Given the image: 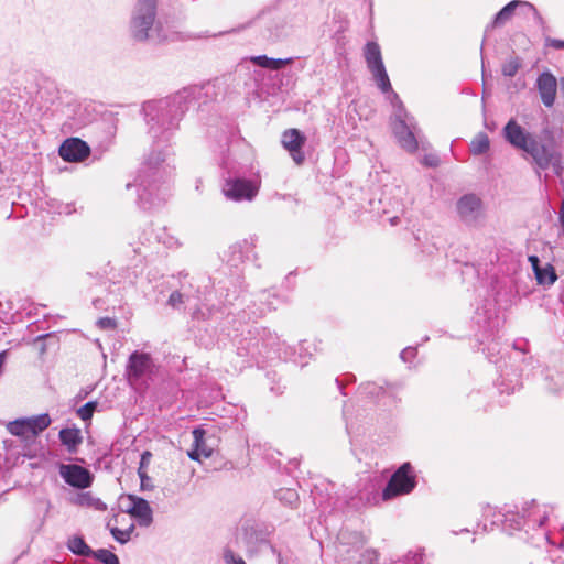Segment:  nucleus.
I'll return each instance as SVG.
<instances>
[{
  "instance_id": "nucleus-1",
  "label": "nucleus",
  "mask_w": 564,
  "mask_h": 564,
  "mask_svg": "<svg viewBox=\"0 0 564 564\" xmlns=\"http://www.w3.org/2000/svg\"><path fill=\"white\" fill-rule=\"evenodd\" d=\"M258 297L261 302V306L257 310H252L250 306H248V310H242L238 313L239 321L234 316L230 321V324H232L231 327L226 328L227 335L231 337L234 345L236 346L237 355L250 358L256 362H260L261 359L270 360L265 356V351L279 346L280 338L270 329L252 327L248 322H242V319H245V317H248L249 321L252 318H259L265 312L276 310L275 302H283V299L276 293L265 290L261 291L258 294Z\"/></svg>"
},
{
  "instance_id": "nucleus-2",
  "label": "nucleus",
  "mask_w": 564,
  "mask_h": 564,
  "mask_svg": "<svg viewBox=\"0 0 564 564\" xmlns=\"http://www.w3.org/2000/svg\"><path fill=\"white\" fill-rule=\"evenodd\" d=\"M502 137L511 147L523 151L532 159L539 177L541 176L540 171L549 169H552L556 176H562L564 172L563 154L555 139V131L549 123L542 128L538 139L511 118L502 128Z\"/></svg>"
},
{
  "instance_id": "nucleus-3",
  "label": "nucleus",
  "mask_w": 564,
  "mask_h": 564,
  "mask_svg": "<svg viewBox=\"0 0 564 564\" xmlns=\"http://www.w3.org/2000/svg\"><path fill=\"white\" fill-rule=\"evenodd\" d=\"M173 171L169 149H154L148 155L138 171L134 183L127 184L128 189L137 187L140 208L151 210L166 202L171 195L170 181Z\"/></svg>"
},
{
  "instance_id": "nucleus-4",
  "label": "nucleus",
  "mask_w": 564,
  "mask_h": 564,
  "mask_svg": "<svg viewBox=\"0 0 564 564\" xmlns=\"http://www.w3.org/2000/svg\"><path fill=\"white\" fill-rule=\"evenodd\" d=\"M199 93L200 89L197 87H187L173 96L143 104L142 112L148 124V133L156 147L160 142H170L178 129L180 121Z\"/></svg>"
},
{
  "instance_id": "nucleus-5",
  "label": "nucleus",
  "mask_w": 564,
  "mask_h": 564,
  "mask_svg": "<svg viewBox=\"0 0 564 564\" xmlns=\"http://www.w3.org/2000/svg\"><path fill=\"white\" fill-rule=\"evenodd\" d=\"M256 237L245 238L228 247L225 252V268L223 273L226 274V270H229V275L225 278H215V289L217 293L225 296V301L231 303V296L235 300H239L241 294L245 292V275H243V263L253 257L258 259L256 252Z\"/></svg>"
},
{
  "instance_id": "nucleus-6",
  "label": "nucleus",
  "mask_w": 564,
  "mask_h": 564,
  "mask_svg": "<svg viewBox=\"0 0 564 564\" xmlns=\"http://www.w3.org/2000/svg\"><path fill=\"white\" fill-rule=\"evenodd\" d=\"M158 0H137L130 17V33L134 41L145 42L154 39L156 42L174 41V34L166 33L161 23L155 24Z\"/></svg>"
},
{
  "instance_id": "nucleus-7",
  "label": "nucleus",
  "mask_w": 564,
  "mask_h": 564,
  "mask_svg": "<svg viewBox=\"0 0 564 564\" xmlns=\"http://www.w3.org/2000/svg\"><path fill=\"white\" fill-rule=\"evenodd\" d=\"M364 56L369 72L372 75L377 87L382 94L387 95L388 100L393 107L391 122L410 116L400 99L393 90L386 66L383 64L380 46L377 42H367L364 48Z\"/></svg>"
},
{
  "instance_id": "nucleus-8",
  "label": "nucleus",
  "mask_w": 564,
  "mask_h": 564,
  "mask_svg": "<svg viewBox=\"0 0 564 564\" xmlns=\"http://www.w3.org/2000/svg\"><path fill=\"white\" fill-rule=\"evenodd\" d=\"M495 517L497 519L492 521V524L501 522L502 530L511 534L513 531L524 530L529 532L530 529L542 528L549 519V512L545 507L541 509L532 499L524 502L521 510L517 506L514 509L506 506Z\"/></svg>"
},
{
  "instance_id": "nucleus-9",
  "label": "nucleus",
  "mask_w": 564,
  "mask_h": 564,
  "mask_svg": "<svg viewBox=\"0 0 564 564\" xmlns=\"http://www.w3.org/2000/svg\"><path fill=\"white\" fill-rule=\"evenodd\" d=\"M260 189V183L226 172L223 174L221 193L227 200L235 203L252 202Z\"/></svg>"
},
{
  "instance_id": "nucleus-10",
  "label": "nucleus",
  "mask_w": 564,
  "mask_h": 564,
  "mask_svg": "<svg viewBox=\"0 0 564 564\" xmlns=\"http://www.w3.org/2000/svg\"><path fill=\"white\" fill-rule=\"evenodd\" d=\"M417 485L416 474L410 462L401 464L382 489V500H391L411 494Z\"/></svg>"
},
{
  "instance_id": "nucleus-11",
  "label": "nucleus",
  "mask_w": 564,
  "mask_h": 564,
  "mask_svg": "<svg viewBox=\"0 0 564 564\" xmlns=\"http://www.w3.org/2000/svg\"><path fill=\"white\" fill-rule=\"evenodd\" d=\"M455 210L460 223L468 228H479L485 223L484 202L474 193L462 195L455 203Z\"/></svg>"
},
{
  "instance_id": "nucleus-12",
  "label": "nucleus",
  "mask_w": 564,
  "mask_h": 564,
  "mask_svg": "<svg viewBox=\"0 0 564 564\" xmlns=\"http://www.w3.org/2000/svg\"><path fill=\"white\" fill-rule=\"evenodd\" d=\"M155 364L151 354L134 350L130 354L126 366V376L130 384H142L152 379Z\"/></svg>"
},
{
  "instance_id": "nucleus-13",
  "label": "nucleus",
  "mask_w": 564,
  "mask_h": 564,
  "mask_svg": "<svg viewBox=\"0 0 564 564\" xmlns=\"http://www.w3.org/2000/svg\"><path fill=\"white\" fill-rule=\"evenodd\" d=\"M262 37L270 43L284 41L291 34L288 17L279 11H272L261 18Z\"/></svg>"
},
{
  "instance_id": "nucleus-14",
  "label": "nucleus",
  "mask_w": 564,
  "mask_h": 564,
  "mask_svg": "<svg viewBox=\"0 0 564 564\" xmlns=\"http://www.w3.org/2000/svg\"><path fill=\"white\" fill-rule=\"evenodd\" d=\"M220 299H223V306L221 307H216V306H209L207 304H203L200 306H197L193 312H192V318L194 321H198V322H210V325H215V327H220V330L221 332H226V328L227 326L225 324H223L220 322V319L224 318V316L226 315V321L228 324H230L231 319L230 317L234 316L235 314L228 310L227 305H231V306H235V302L237 300H235L232 296H231V303L229 302H226L225 301V296L220 295Z\"/></svg>"
},
{
  "instance_id": "nucleus-15",
  "label": "nucleus",
  "mask_w": 564,
  "mask_h": 564,
  "mask_svg": "<svg viewBox=\"0 0 564 564\" xmlns=\"http://www.w3.org/2000/svg\"><path fill=\"white\" fill-rule=\"evenodd\" d=\"M478 330L475 334L480 346L488 341H495L499 333L500 321L496 312L486 307L478 308L473 317Z\"/></svg>"
},
{
  "instance_id": "nucleus-16",
  "label": "nucleus",
  "mask_w": 564,
  "mask_h": 564,
  "mask_svg": "<svg viewBox=\"0 0 564 564\" xmlns=\"http://www.w3.org/2000/svg\"><path fill=\"white\" fill-rule=\"evenodd\" d=\"M265 356L270 359V361H291L294 365H297L301 368H303L308 364L311 352L308 351L306 341H300L297 347H291L288 346L284 341L280 340V345L275 346V348L267 350Z\"/></svg>"
},
{
  "instance_id": "nucleus-17",
  "label": "nucleus",
  "mask_w": 564,
  "mask_h": 564,
  "mask_svg": "<svg viewBox=\"0 0 564 564\" xmlns=\"http://www.w3.org/2000/svg\"><path fill=\"white\" fill-rule=\"evenodd\" d=\"M391 127L398 143L403 150L414 153L419 149L416 137L419 128L412 116L392 121Z\"/></svg>"
},
{
  "instance_id": "nucleus-18",
  "label": "nucleus",
  "mask_w": 564,
  "mask_h": 564,
  "mask_svg": "<svg viewBox=\"0 0 564 564\" xmlns=\"http://www.w3.org/2000/svg\"><path fill=\"white\" fill-rule=\"evenodd\" d=\"M58 473L63 480L76 489H86L93 485V473L77 464H59Z\"/></svg>"
},
{
  "instance_id": "nucleus-19",
  "label": "nucleus",
  "mask_w": 564,
  "mask_h": 564,
  "mask_svg": "<svg viewBox=\"0 0 564 564\" xmlns=\"http://www.w3.org/2000/svg\"><path fill=\"white\" fill-rule=\"evenodd\" d=\"M306 137L299 129H288L282 133L281 143L297 165L303 164L305 161V154L303 152Z\"/></svg>"
},
{
  "instance_id": "nucleus-20",
  "label": "nucleus",
  "mask_w": 564,
  "mask_h": 564,
  "mask_svg": "<svg viewBox=\"0 0 564 564\" xmlns=\"http://www.w3.org/2000/svg\"><path fill=\"white\" fill-rule=\"evenodd\" d=\"M58 154L65 162H80L89 156L90 148L84 140L73 137L63 141Z\"/></svg>"
},
{
  "instance_id": "nucleus-21",
  "label": "nucleus",
  "mask_w": 564,
  "mask_h": 564,
  "mask_svg": "<svg viewBox=\"0 0 564 564\" xmlns=\"http://www.w3.org/2000/svg\"><path fill=\"white\" fill-rule=\"evenodd\" d=\"M535 88L542 104L546 108H552L555 104L557 93L556 77L549 69L543 70L535 80Z\"/></svg>"
},
{
  "instance_id": "nucleus-22",
  "label": "nucleus",
  "mask_w": 564,
  "mask_h": 564,
  "mask_svg": "<svg viewBox=\"0 0 564 564\" xmlns=\"http://www.w3.org/2000/svg\"><path fill=\"white\" fill-rule=\"evenodd\" d=\"M129 500L131 506L127 511L137 519L140 527H149L153 521V511L149 501L134 495H130Z\"/></svg>"
},
{
  "instance_id": "nucleus-23",
  "label": "nucleus",
  "mask_w": 564,
  "mask_h": 564,
  "mask_svg": "<svg viewBox=\"0 0 564 564\" xmlns=\"http://www.w3.org/2000/svg\"><path fill=\"white\" fill-rule=\"evenodd\" d=\"M58 438L69 454H76L83 443L82 432L78 427H64L58 433Z\"/></svg>"
},
{
  "instance_id": "nucleus-24",
  "label": "nucleus",
  "mask_w": 564,
  "mask_h": 564,
  "mask_svg": "<svg viewBox=\"0 0 564 564\" xmlns=\"http://www.w3.org/2000/svg\"><path fill=\"white\" fill-rule=\"evenodd\" d=\"M521 376L518 372L509 373L501 370L500 378L497 381V387L500 393L511 394L521 387Z\"/></svg>"
},
{
  "instance_id": "nucleus-25",
  "label": "nucleus",
  "mask_w": 564,
  "mask_h": 564,
  "mask_svg": "<svg viewBox=\"0 0 564 564\" xmlns=\"http://www.w3.org/2000/svg\"><path fill=\"white\" fill-rule=\"evenodd\" d=\"M250 61L259 67L270 69V70H280L283 67L292 64L294 58L293 57L273 58V57H269L267 55H257V56H251Z\"/></svg>"
},
{
  "instance_id": "nucleus-26",
  "label": "nucleus",
  "mask_w": 564,
  "mask_h": 564,
  "mask_svg": "<svg viewBox=\"0 0 564 564\" xmlns=\"http://www.w3.org/2000/svg\"><path fill=\"white\" fill-rule=\"evenodd\" d=\"M397 389L394 386H389L387 389L376 382H366L359 386L358 392L366 398H379L380 395H390L394 398Z\"/></svg>"
},
{
  "instance_id": "nucleus-27",
  "label": "nucleus",
  "mask_w": 564,
  "mask_h": 564,
  "mask_svg": "<svg viewBox=\"0 0 564 564\" xmlns=\"http://www.w3.org/2000/svg\"><path fill=\"white\" fill-rule=\"evenodd\" d=\"M523 4H527V1L512 0L508 2L495 14L491 26L495 28L505 24V22L514 14L518 8H523Z\"/></svg>"
},
{
  "instance_id": "nucleus-28",
  "label": "nucleus",
  "mask_w": 564,
  "mask_h": 564,
  "mask_svg": "<svg viewBox=\"0 0 564 564\" xmlns=\"http://www.w3.org/2000/svg\"><path fill=\"white\" fill-rule=\"evenodd\" d=\"M66 545L74 555L82 557H90L94 551L79 534L68 538Z\"/></svg>"
},
{
  "instance_id": "nucleus-29",
  "label": "nucleus",
  "mask_w": 564,
  "mask_h": 564,
  "mask_svg": "<svg viewBox=\"0 0 564 564\" xmlns=\"http://www.w3.org/2000/svg\"><path fill=\"white\" fill-rule=\"evenodd\" d=\"M29 431L31 432V437H36L43 431H45L52 423L51 416L48 413H41L39 415L25 417Z\"/></svg>"
},
{
  "instance_id": "nucleus-30",
  "label": "nucleus",
  "mask_w": 564,
  "mask_h": 564,
  "mask_svg": "<svg viewBox=\"0 0 564 564\" xmlns=\"http://www.w3.org/2000/svg\"><path fill=\"white\" fill-rule=\"evenodd\" d=\"M534 275L538 284L542 286H551L557 280L556 271L551 263H546L545 265L535 269Z\"/></svg>"
},
{
  "instance_id": "nucleus-31",
  "label": "nucleus",
  "mask_w": 564,
  "mask_h": 564,
  "mask_svg": "<svg viewBox=\"0 0 564 564\" xmlns=\"http://www.w3.org/2000/svg\"><path fill=\"white\" fill-rule=\"evenodd\" d=\"M112 520L116 523H118V514H113L112 519L108 521L107 529H109L110 534L118 543L126 544L131 538V534L134 530V525L130 524V527L128 529L121 530V529L117 528L116 525L111 524Z\"/></svg>"
},
{
  "instance_id": "nucleus-32",
  "label": "nucleus",
  "mask_w": 564,
  "mask_h": 564,
  "mask_svg": "<svg viewBox=\"0 0 564 564\" xmlns=\"http://www.w3.org/2000/svg\"><path fill=\"white\" fill-rule=\"evenodd\" d=\"M7 430L10 434L21 437L25 441L32 438L31 432L25 417L15 419L7 424Z\"/></svg>"
},
{
  "instance_id": "nucleus-33",
  "label": "nucleus",
  "mask_w": 564,
  "mask_h": 564,
  "mask_svg": "<svg viewBox=\"0 0 564 564\" xmlns=\"http://www.w3.org/2000/svg\"><path fill=\"white\" fill-rule=\"evenodd\" d=\"M490 148L489 137L485 132H479L470 143V152L474 155L486 153Z\"/></svg>"
},
{
  "instance_id": "nucleus-34",
  "label": "nucleus",
  "mask_w": 564,
  "mask_h": 564,
  "mask_svg": "<svg viewBox=\"0 0 564 564\" xmlns=\"http://www.w3.org/2000/svg\"><path fill=\"white\" fill-rule=\"evenodd\" d=\"M522 66V59L519 56H511L501 67L505 77H514Z\"/></svg>"
},
{
  "instance_id": "nucleus-35",
  "label": "nucleus",
  "mask_w": 564,
  "mask_h": 564,
  "mask_svg": "<svg viewBox=\"0 0 564 564\" xmlns=\"http://www.w3.org/2000/svg\"><path fill=\"white\" fill-rule=\"evenodd\" d=\"M90 557L102 564H120L119 557L108 549L94 550Z\"/></svg>"
},
{
  "instance_id": "nucleus-36",
  "label": "nucleus",
  "mask_w": 564,
  "mask_h": 564,
  "mask_svg": "<svg viewBox=\"0 0 564 564\" xmlns=\"http://www.w3.org/2000/svg\"><path fill=\"white\" fill-rule=\"evenodd\" d=\"M275 497L288 506H295L299 501V495L296 490L290 488L279 489Z\"/></svg>"
},
{
  "instance_id": "nucleus-37",
  "label": "nucleus",
  "mask_w": 564,
  "mask_h": 564,
  "mask_svg": "<svg viewBox=\"0 0 564 564\" xmlns=\"http://www.w3.org/2000/svg\"><path fill=\"white\" fill-rule=\"evenodd\" d=\"M188 297L180 290H174L166 301V305L173 310L181 311Z\"/></svg>"
},
{
  "instance_id": "nucleus-38",
  "label": "nucleus",
  "mask_w": 564,
  "mask_h": 564,
  "mask_svg": "<svg viewBox=\"0 0 564 564\" xmlns=\"http://www.w3.org/2000/svg\"><path fill=\"white\" fill-rule=\"evenodd\" d=\"M545 381H546L545 388L550 392L557 393L562 390V386H561L562 376L560 373H557V372L551 373V371L547 370L545 373Z\"/></svg>"
},
{
  "instance_id": "nucleus-39",
  "label": "nucleus",
  "mask_w": 564,
  "mask_h": 564,
  "mask_svg": "<svg viewBox=\"0 0 564 564\" xmlns=\"http://www.w3.org/2000/svg\"><path fill=\"white\" fill-rule=\"evenodd\" d=\"M80 505L93 507L96 510L105 511L107 505L99 498L93 497L89 492L83 494L79 498Z\"/></svg>"
},
{
  "instance_id": "nucleus-40",
  "label": "nucleus",
  "mask_w": 564,
  "mask_h": 564,
  "mask_svg": "<svg viewBox=\"0 0 564 564\" xmlns=\"http://www.w3.org/2000/svg\"><path fill=\"white\" fill-rule=\"evenodd\" d=\"M99 403L97 401H89L87 403H85L84 405H82L78 410H77V415L79 416L80 420H83L84 422H88L91 420L95 411L97 410Z\"/></svg>"
},
{
  "instance_id": "nucleus-41",
  "label": "nucleus",
  "mask_w": 564,
  "mask_h": 564,
  "mask_svg": "<svg viewBox=\"0 0 564 564\" xmlns=\"http://www.w3.org/2000/svg\"><path fill=\"white\" fill-rule=\"evenodd\" d=\"M403 564H424V550L409 551L403 558Z\"/></svg>"
},
{
  "instance_id": "nucleus-42",
  "label": "nucleus",
  "mask_w": 564,
  "mask_h": 564,
  "mask_svg": "<svg viewBox=\"0 0 564 564\" xmlns=\"http://www.w3.org/2000/svg\"><path fill=\"white\" fill-rule=\"evenodd\" d=\"M187 455L192 460L200 462L202 457L209 458L213 455V449L212 448H198V447H195V445L193 444V447L191 451H188Z\"/></svg>"
},
{
  "instance_id": "nucleus-43",
  "label": "nucleus",
  "mask_w": 564,
  "mask_h": 564,
  "mask_svg": "<svg viewBox=\"0 0 564 564\" xmlns=\"http://www.w3.org/2000/svg\"><path fill=\"white\" fill-rule=\"evenodd\" d=\"M267 379L269 380L270 391L272 393H274L275 395H280L283 393L285 387L279 383L280 379L276 380V372H268Z\"/></svg>"
},
{
  "instance_id": "nucleus-44",
  "label": "nucleus",
  "mask_w": 564,
  "mask_h": 564,
  "mask_svg": "<svg viewBox=\"0 0 564 564\" xmlns=\"http://www.w3.org/2000/svg\"><path fill=\"white\" fill-rule=\"evenodd\" d=\"M193 434V437H194V442L193 444L195 445V447H198V448H208L206 446V440H205V435H206V432L204 429L202 427H195L192 432Z\"/></svg>"
},
{
  "instance_id": "nucleus-45",
  "label": "nucleus",
  "mask_w": 564,
  "mask_h": 564,
  "mask_svg": "<svg viewBox=\"0 0 564 564\" xmlns=\"http://www.w3.org/2000/svg\"><path fill=\"white\" fill-rule=\"evenodd\" d=\"M223 557L225 564H246L245 560L241 556L236 555L235 552L229 547L224 550Z\"/></svg>"
},
{
  "instance_id": "nucleus-46",
  "label": "nucleus",
  "mask_w": 564,
  "mask_h": 564,
  "mask_svg": "<svg viewBox=\"0 0 564 564\" xmlns=\"http://www.w3.org/2000/svg\"><path fill=\"white\" fill-rule=\"evenodd\" d=\"M523 8H527L528 10H531V15L535 22L536 25L543 26L544 20L538 9L530 2L527 1V4H523Z\"/></svg>"
},
{
  "instance_id": "nucleus-47",
  "label": "nucleus",
  "mask_w": 564,
  "mask_h": 564,
  "mask_svg": "<svg viewBox=\"0 0 564 564\" xmlns=\"http://www.w3.org/2000/svg\"><path fill=\"white\" fill-rule=\"evenodd\" d=\"M138 475L141 480V489L142 490H149V489L153 488L151 478L147 475V473L141 467H139V469H138Z\"/></svg>"
},
{
  "instance_id": "nucleus-48",
  "label": "nucleus",
  "mask_w": 564,
  "mask_h": 564,
  "mask_svg": "<svg viewBox=\"0 0 564 564\" xmlns=\"http://www.w3.org/2000/svg\"><path fill=\"white\" fill-rule=\"evenodd\" d=\"M97 326L100 329H115L117 326V322L111 317H100L97 321Z\"/></svg>"
},
{
  "instance_id": "nucleus-49",
  "label": "nucleus",
  "mask_w": 564,
  "mask_h": 564,
  "mask_svg": "<svg viewBox=\"0 0 564 564\" xmlns=\"http://www.w3.org/2000/svg\"><path fill=\"white\" fill-rule=\"evenodd\" d=\"M416 348L415 347H412V346H409L406 348H404L401 352H400V358L404 361V362H411L415 356H416Z\"/></svg>"
},
{
  "instance_id": "nucleus-50",
  "label": "nucleus",
  "mask_w": 564,
  "mask_h": 564,
  "mask_svg": "<svg viewBox=\"0 0 564 564\" xmlns=\"http://www.w3.org/2000/svg\"><path fill=\"white\" fill-rule=\"evenodd\" d=\"M423 164L430 167H436L440 163V159L434 154H429L423 158Z\"/></svg>"
},
{
  "instance_id": "nucleus-51",
  "label": "nucleus",
  "mask_w": 564,
  "mask_h": 564,
  "mask_svg": "<svg viewBox=\"0 0 564 564\" xmlns=\"http://www.w3.org/2000/svg\"><path fill=\"white\" fill-rule=\"evenodd\" d=\"M547 45L555 50H564V40L547 39Z\"/></svg>"
},
{
  "instance_id": "nucleus-52",
  "label": "nucleus",
  "mask_w": 564,
  "mask_h": 564,
  "mask_svg": "<svg viewBox=\"0 0 564 564\" xmlns=\"http://www.w3.org/2000/svg\"><path fill=\"white\" fill-rule=\"evenodd\" d=\"M528 260H529V262H530V264L532 267L533 272H535V269H539V268L542 267L541 265V260H540V258L538 256H534V254L529 256Z\"/></svg>"
},
{
  "instance_id": "nucleus-53",
  "label": "nucleus",
  "mask_w": 564,
  "mask_h": 564,
  "mask_svg": "<svg viewBox=\"0 0 564 564\" xmlns=\"http://www.w3.org/2000/svg\"><path fill=\"white\" fill-rule=\"evenodd\" d=\"M243 532H245V539L248 541H251L253 535H257V531L254 530L253 527H245Z\"/></svg>"
},
{
  "instance_id": "nucleus-54",
  "label": "nucleus",
  "mask_w": 564,
  "mask_h": 564,
  "mask_svg": "<svg viewBox=\"0 0 564 564\" xmlns=\"http://www.w3.org/2000/svg\"><path fill=\"white\" fill-rule=\"evenodd\" d=\"M527 345H528V343H527V341H523V346H521V345H520V344H518V343H514V344H513V348H514L516 350H520L522 354H525V352H527V349H525V346H527Z\"/></svg>"
},
{
  "instance_id": "nucleus-55",
  "label": "nucleus",
  "mask_w": 564,
  "mask_h": 564,
  "mask_svg": "<svg viewBox=\"0 0 564 564\" xmlns=\"http://www.w3.org/2000/svg\"><path fill=\"white\" fill-rule=\"evenodd\" d=\"M149 457H151V453L150 452H144L142 455H141V462H140V467L143 469V465L144 463L149 459Z\"/></svg>"
},
{
  "instance_id": "nucleus-56",
  "label": "nucleus",
  "mask_w": 564,
  "mask_h": 564,
  "mask_svg": "<svg viewBox=\"0 0 564 564\" xmlns=\"http://www.w3.org/2000/svg\"><path fill=\"white\" fill-rule=\"evenodd\" d=\"M520 14H523L524 17L531 14V10H528L527 8H518Z\"/></svg>"
},
{
  "instance_id": "nucleus-57",
  "label": "nucleus",
  "mask_w": 564,
  "mask_h": 564,
  "mask_svg": "<svg viewBox=\"0 0 564 564\" xmlns=\"http://www.w3.org/2000/svg\"><path fill=\"white\" fill-rule=\"evenodd\" d=\"M51 335H52V334H50V333L41 334V335H39V336L35 338V341L44 340L45 338L50 337Z\"/></svg>"
},
{
  "instance_id": "nucleus-58",
  "label": "nucleus",
  "mask_w": 564,
  "mask_h": 564,
  "mask_svg": "<svg viewBox=\"0 0 564 564\" xmlns=\"http://www.w3.org/2000/svg\"><path fill=\"white\" fill-rule=\"evenodd\" d=\"M390 224L392 226H395L397 224H399V217L398 216H393L390 218Z\"/></svg>"
},
{
  "instance_id": "nucleus-59",
  "label": "nucleus",
  "mask_w": 564,
  "mask_h": 564,
  "mask_svg": "<svg viewBox=\"0 0 564 564\" xmlns=\"http://www.w3.org/2000/svg\"><path fill=\"white\" fill-rule=\"evenodd\" d=\"M336 383H337V386H338V389H339V390L341 391V393L345 395V392L343 391L344 386H343L341 381H340L339 379H336Z\"/></svg>"
},
{
  "instance_id": "nucleus-60",
  "label": "nucleus",
  "mask_w": 564,
  "mask_h": 564,
  "mask_svg": "<svg viewBox=\"0 0 564 564\" xmlns=\"http://www.w3.org/2000/svg\"><path fill=\"white\" fill-rule=\"evenodd\" d=\"M346 378H347V380H350V381H355L356 380L354 375H347Z\"/></svg>"
},
{
  "instance_id": "nucleus-61",
  "label": "nucleus",
  "mask_w": 564,
  "mask_h": 564,
  "mask_svg": "<svg viewBox=\"0 0 564 564\" xmlns=\"http://www.w3.org/2000/svg\"><path fill=\"white\" fill-rule=\"evenodd\" d=\"M346 431H347L348 434L350 433V425H349V423L347 421H346Z\"/></svg>"
},
{
  "instance_id": "nucleus-62",
  "label": "nucleus",
  "mask_w": 564,
  "mask_h": 564,
  "mask_svg": "<svg viewBox=\"0 0 564 564\" xmlns=\"http://www.w3.org/2000/svg\"><path fill=\"white\" fill-rule=\"evenodd\" d=\"M560 219H561L562 221H564V210H562V213H561V215H560Z\"/></svg>"
},
{
  "instance_id": "nucleus-63",
  "label": "nucleus",
  "mask_w": 564,
  "mask_h": 564,
  "mask_svg": "<svg viewBox=\"0 0 564 564\" xmlns=\"http://www.w3.org/2000/svg\"><path fill=\"white\" fill-rule=\"evenodd\" d=\"M99 302V300H95L94 301V305L97 306V303Z\"/></svg>"
},
{
  "instance_id": "nucleus-64",
  "label": "nucleus",
  "mask_w": 564,
  "mask_h": 564,
  "mask_svg": "<svg viewBox=\"0 0 564 564\" xmlns=\"http://www.w3.org/2000/svg\"><path fill=\"white\" fill-rule=\"evenodd\" d=\"M481 65H482V68H484L485 67V62L484 61L481 62Z\"/></svg>"
}]
</instances>
